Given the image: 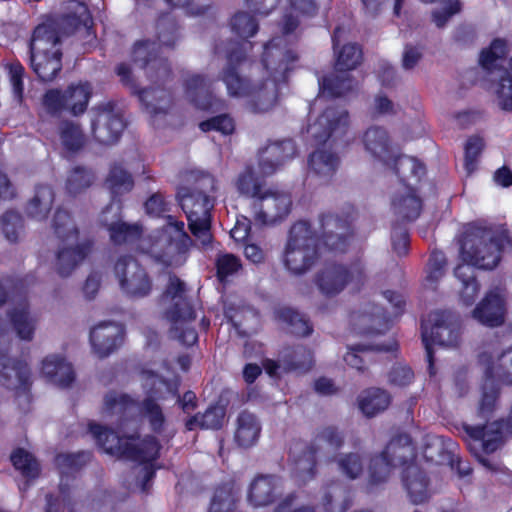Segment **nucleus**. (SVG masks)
<instances>
[{
  "label": "nucleus",
  "instance_id": "1",
  "mask_svg": "<svg viewBox=\"0 0 512 512\" xmlns=\"http://www.w3.org/2000/svg\"><path fill=\"white\" fill-rule=\"evenodd\" d=\"M282 38L276 37L264 45L261 64L268 78L252 82L244 75L253 60L247 55L251 43L232 42L227 49L226 63L219 72V79L225 84L227 94L233 98H246L248 109L255 114L271 111L279 100V83H286L290 73L297 67L298 53L281 45Z\"/></svg>",
  "mask_w": 512,
  "mask_h": 512
},
{
  "label": "nucleus",
  "instance_id": "2",
  "mask_svg": "<svg viewBox=\"0 0 512 512\" xmlns=\"http://www.w3.org/2000/svg\"><path fill=\"white\" fill-rule=\"evenodd\" d=\"M155 43L149 40L138 41L133 46L132 61L143 69L151 86L140 89L127 63L116 67V74L121 83L137 95L145 110L151 117L166 115L173 104V94L168 84L173 79L171 64L167 58L155 52Z\"/></svg>",
  "mask_w": 512,
  "mask_h": 512
},
{
  "label": "nucleus",
  "instance_id": "3",
  "mask_svg": "<svg viewBox=\"0 0 512 512\" xmlns=\"http://www.w3.org/2000/svg\"><path fill=\"white\" fill-rule=\"evenodd\" d=\"M506 248L512 251V238L508 231H498L493 225L474 222L465 227L460 253L463 264L474 270H492L500 263Z\"/></svg>",
  "mask_w": 512,
  "mask_h": 512
},
{
  "label": "nucleus",
  "instance_id": "4",
  "mask_svg": "<svg viewBox=\"0 0 512 512\" xmlns=\"http://www.w3.org/2000/svg\"><path fill=\"white\" fill-rule=\"evenodd\" d=\"M265 177L256 175L253 167L246 169L237 179L240 194L253 199L254 220L259 225H274L284 220L291 212L289 194L265 188Z\"/></svg>",
  "mask_w": 512,
  "mask_h": 512
},
{
  "label": "nucleus",
  "instance_id": "5",
  "mask_svg": "<svg viewBox=\"0 0 512 512\" xmlns=\"http://www.w3.org/2000/svg\"><path fill=\"white\" fill-rule=\"evenodd\" d=\"M89 432L97 445L107 454L139 464H149L160 456L161 444L156 437L145 436L135 443L134 436H120L112 428L90 422Z\"/></svg>",
  "mask_w": 512,
  "mask_h": 512
},
{
  "label": "nucleus",
  "instance_id": "6",
  "mask_svg": "<svg viewBox=\"0 0 512 512\" xmlns=\"http://www.w3.org/2000/svg\"><path fill=\"white\" fill-rule=\"evenodd\" d=\"M344 443L345 435L337 426L318 428L312 440L305 443L293 458L294 477L304 484L314 479L318 473L319 460L330 459V454L339 451Z\"/></svg>",
  "mask_w": 512,
  "mask_h": 512
},
{
  "label": "nucleus",
  "instance_id": "7",
  "mask_svg": "<svg viewBox=\"0 0 512 512\" xmlns=\"http://www.w3.org/2000/svg\"><path fill=\"white\" fill-rule=\"evenodd\" d=\"M61 38L51 24L37 25L29 41L30 67L41 82L53 81L62 70Z\"/></svg>",
  "mask_w": 512,
  "mask_h": 512
},
{
  "label": "nucleus",
  "instance_id": "8",
  "mask_svg": "<svg viewBox=\"0 0 512 512\" xmlns=\"http://www.w3.org/2000/svg\"><path fill=\"white\" fill-rule=\"evenodd\" d=\"M321 246L309 221L295 222L288 233L283 252V264L293 275L309 271L320 257Z\"/></svg>",
  "mask_w": 512,
  "mask_h": 512
},
{
  "label": "nucleus",
  "instance_id": "9",
  "mask_svg": "<svg viewBox=\"0 0 512 512\" xmlns=\"http://www.w3.org/2000/svg\"><path fill=\"white\" fill-rule=\"evenodd\" d=\"M104 411L108 415H116L119 426L135 421L140 415L148 420L152 431L157 434L163 431L166 422L161 406L151 396L138 402L128 394L111 391L104 397Z\"/></svg>",
  "mask_w": 512,
  "mask_h": 512
},
{
  "label": "nucleus",
  "instance_id": "10",
  "mask_svg": "<svg viewBox=\"0 0 512 512\" xmlns=\"http://www.w3.org/2000/svg\"><path fill=\"white\" fill-rule=\"evenodd\" d=\"M421 336L426 351L428 373L436 374L433 345L457 347L461 340V327L446 311H436L429 315V321L421 323Z\"/></svg>",
  "mask_w": 512,
  "mask_h": 512
},
{
  "label": "nucleus",
  "instance_id": "11",
  "mask_svg": "<svg viewBox=\"0 0 512 512\" xmlns=\"http://www.w3.org/2000/svg\"><path fill=\"white\" fill-rule=\"evenodd\" d=\"M183 175H199L191 186L178 188L176 198L186 217L204 216L211 214L214 208V198L209 193L216 190V180L208 172L190 170Z\"/></svg>",
  "mask_w": 512,
  "mask_h": 512
},
{
  "label": "nucleus",
  "instance_id": "12",
  "mask_svg": "<svg viewBox=\"0 0 512 512\" xmlns=\"http://www.w3.org/2000/svg\"><path fill=\"white\" fill-rule=\"evenodd\" d=\"M314 281L321 294L331 298L343 292L348 285L359 290L366 281V274L359 261L348 265L331 263L317 272Z\"/></svg>",
  "mask_w": 512,
  "mask_h": 512
},
{
  "label": "nucleus",
  "instance_id": "13",
  "mask_svg": "<svg viewBox=\"0 0 512 512\" xmlns=\"http://www.w3.org/2000/svg\"><path fill=\"white\" fill-rule=\"evenodd\" d=\"M353 220V207L341 215L322 213L319 216V231L316 232L319 245L328 251L345 252L353 237Z\"/></svg>",
  "mask_w": 512,
  "mask_h": 512
},
{
  "label": "nucleus",
  "instance_id": "14",
  "mask_svg": "<svg viewBox=\"0 0 512 512\" xmlns=\"http://www.w3.org/2000/svg\"><path fill=\"white\" fill-rule=\"evenodd\" d=\"M11 341L8 333L0 329V384L9 390L30 394L32 381L28 364L21 359L11 358Z\"/></svg>",
  "mask_w": 512,
  "mask_h": 512
},
{
  "label": "nucleus",
  "instance_id": "15",
  "mask_svg": "<svg viewBox=\"0 0 512 512\" xmlns=\"http://www.w3.org/2000/svg\"><path fill=\"white\" fill-rule=\"evenodd\" d=\"M114 273L121 290L129 297L143 298L151 293L152 279L135 257L120 256L115 262Z\"/></svg>",
  "mask_w": 512,
  "mask_h": 512
},
{
  "label": "nucleus",
  "instance_id": "16",
  "mask_svg": "<svg viewBox=\"0 0 512 512\" xmlns=\"http://www.w3.org/2000/svg\"><path fill=\"white\" fill-rule=\"evenodd\" d=\"M167 223L152 238L151 248L159 259L173 258L185 254L192 240L185 231V224L174 216L168 215Z\"/></svg>",
  "mask_w": 512,
  "mask_h": 512
},
{
  "label": "nucleus",
  "instance_id": "17",
  "mask_svg": "<svg viewBox=\"0 0 512 512\" xmlns=\"http://www.w3.org/2000/svg\"><path fill=\"white\" fill-rule=\"evenodd\" d=\"M91 133L96 142L112 145L119 141L126 123L123 115L116 111V103L108 101L93 108Z\"/></svg>",
  "mask_w": 512,
  "mask_h": 512
},
{
  "label": "nucleus",
  "instance_id": "18",
  "mask_svg": "<svg viewBox=\"0 0 512 512\" xmlns=\"http://www.w3.org/2000/svg\"><path fill=\"white\" fill-rule=\"evenodd\" d=\"M99 223L108 232L109 240L114 246L132 245L138 242L143 234L141 224L123 221L121 201H118L116 207L109 203L102 210Z\"/></svg>",
  "mask_w": 512,
  "mask_h": 512
},
{
  "label": "nucleus",
  "instance_id": "19",
  "mask_svg": "<svg viewBox=\"0 0 512 512\" xmlns=\"http://www.w3.org/2000/svg\"><path fill=\"white\" fill-rule=\"evenodd\" d=\"M183 88L187 100L198 110L207 113H218L227 108L226 101L214 94L212 81L206 75H187L184 79Z\"/></svg>",
  "mask_w": 512,
  "mask_h": 512
},
{
  "label": "nucleus",
  "instance_id": "20",
  "mask_svg": "<svg viewBox=\"0 0 512 512\" xmlns=\"http://www.w3.org/2000/svg\"><path fill=\"white\" fill-rule=\"evenodd\" d=\"M349 128V113L339 107L330 106L323 110L311 126L312 136L320 145L331 142V146L342 140Z\"/></svg>",
  "mask_w": 512,
  "mask_h": 512
},
{
  "label": "nucleus",
  "instance_id": "21",
  "mask_svg": "<svg viewBox=\"0 0 512 512\" xmlns=\"http://www.w3.org/2000/svg\"><path fill=\"white\" fill-rule=\"evenodd\" d=\"M296 153L297 147L292 139L269 143L259 151L257 175L260 177L273 175L286 161L293 159Z\"/></svg>",
  "mask_w": 512,
  "mask_h": 512
},
{
  "label": "nucleus",
  "instance_id": "22",
  "mask_svg": "<svg viewBox=\"0 0 512 512\" xmlns=\"http://www.w3.org/2000/svg\"><path fill=\"white\" fill-rule=\"evenodd\" d=\"M123 339V330L113 321H104L90 331L89 340L94 353L105 358L117 350Z\"/></svg>",
  "mask_w": 512,
  "mask_h": 512
},
{
  "label": "nucleus",
  "instance_id": "23",
  "mask_svg": "<svg viewBox=\"0 0 512 512\" xmlns=\"http://www.w3.org/2000/svg\"><path fill=\"white\" fill-rule=\"evenodd\" d=\"M401 480L412 504L420 505L431 498L430 478L416 463H410L403 468Z\"/></svg>",
  "mask_w": 512,
  "mask_h": 512
},
{
  "label": "nucleus",
  "instance_id": "24",
  "mask_svg": "<svg viewBox=\"0 0 512 512\" xmlns=\"http://www.w3.org/2000/svg\"><path fill=\"white\" fill-rule=\"evenodd\" d=\"M184 293L185 283L177 276H171L164 292L167 297L175 300L174 304L167 312V318L171 322L194 321L196 318V312L188 299L183 296Z\"/></svg>",
  "mask_w": 512,
  "mask_h": 512
},
{
  "label": "nucleus",
  "instance_id": "25",
  "mask_svg": "<svg viewBox=\"0 0 512 512\" xmlns=\"http://www.w3.org/2000/svg\"><path fill=\"white\" fill-rule=\"evenodd\" d=\"M505 300L493 291H489L472 311V316L487 327L501 326L505 321Z\"/></svg>",
  "mask_w": 512,
  "mask_h": 512
},
{
  "label": "nucleus",
  "instance_id": "26",
  "mask_svg": "<svg viewBox=\"0 0 512 512\" xmlns=\"http://www.w3.org/2000/svg\"><path fill=\"white\" fill-rule=\"evenodd\" d=\"M391 208L397 221L413 222L419 218L423 209V200L417 187H404V192H396L391 200Z\"/></svg>",
  "mask_w": 512,
  "mask_h": 512
},
{
  "label": "nucleus",
  "instance_id": "27",
  "mask_svg": "<svg viewBox=\"0 0 512 512\" xmlns=\"http://www.w3.org/2000/svg\"><path fill=\"white\" fill-rule=\"evenodd\" d=\"M353 320L361 321L364 325L360 331L364 335H378L388 331L393 325V318L381 306L371 303L363 311L353 312Z\"/></svg>",
  "mask_w": 512,
  "mask_h": 512
},
{
  "label": "nucleus",
  "instance_id": "28",
  "mask_svg": "<svg viewBox=\"0 0 512 512\" xmlns=\"http://www.w3.org/2000/svg\"><path fill=\"white\" fill-rule=\"evenodd\" d=\"M393 163V171L404 187H417L421 179L426 175V166L415 157L399 154V149L390 160Z\"/></svg>",
  "mask_w": 512,
  "mask_h": 512
},
{
  "label": "nucleus",
  "instance_id": "29",
  "mask_svg": "<svg viewBox=\"0 0 512 512\" xmlns=\"http://www.w3.org/2000/svg\"><path fill=\"white\" fill-rule=\"evenodd\" d=\"M41 374L51 383L61 388L70 387L75 381L71 363L62 356L49 355L42 361Z\"/></svg>",
  "mask_w": 512,
  "mask_h": 512
},
{
  "label": "nucleus",
  "instance_id": "30",
  "mask_svg": "<svg viewBox=\"0 0 512 512\" xmlns=\"http://www.w3.org/2000/svg\"><path fill=\"white\" fill-rule=\"evenodd\" d=\"M363 144L374 158L389 164L396 152L390 143L388 132L379 126L368 128L363 135Z\"/></svg>",
  "mask_w": 512,
  "mask_h": 512
},
{
  "label": "nucleus",
  "instance_id": "31",
  "mask_svg": "<svg viewBox=\"0 0 512 512\" xmlns=\"http://www.w3.org/2000/svg\"><path fill=\"white\" fill-rule=\"evenodd\" d=\"M93 241L86 240L75 247L59 249L56 255V271L60 277H68L91 253Z\"/></svg>",
  "mask_w": 512,
  "mask_h": 512
},
{
  "label": "nucleus",
  "instance_id": "32",
  "mask_svg": "<svg viewBox=\"0 0 512 512\" xmlns=\"http://www.w3.org/2000/svg\"><path fill=\"white\" fill-rule=\"evenodd\" d=\"M278 478L274 475L260 474L251 482L248 501L254 507L267 506L275 502L278 496Z\"/></svg>",
  "mask_w": 512,
  "mask_h": 512
},
{
  "label": "nucleus",
  "instance_id": "33",
  "mask_svg": "<svg viewBox=\"0 0 512 512\" xmlns=\"http://www.w3.org/2000/svg\"><path fill=\"white\" fill-rule=\"evenodd\" d=\"M231 30L239 37L244 38V40L239 41L240 43H248L247 38L254 36L259 29V25L254 16L250 15L247 12L239 11L234 14V16L230 20ZM236 42L235 40H229L225 47H222L221 44H215L214 52L216 54H220L222 52L227 54V49L229 48L230 43ZM250 43V41H249ZM253 43L251 42V46H247V53L252 49Z\"/></svg>",
  "mask_w": 512,
  "mask_h": 512
},
{
  "label": "nucleus",
  "instance_id": "34",
  "mask_svg": "<svg viewBox=\"0 0 512 512\" xmlns=\"http://www.w3.org/2000/svg\"><path fill=\"white\" fill-rule=\"evenodd\" d=\"M105 184L112 195L110 203L113 204V207H116L118 201H121L117 198L133 189L134 179L132 174L123 166V163L114 162L109 168Z\"/></svg>",
  "mask_w": 512,
  "mask_h": 512
},
{
  "label": "nucleus",
  "instance_id": "35",
  "mask_svg": "<svg viewBox=\"0 0 512 512\" xmlns=\"http://www.w3.org/2000/svg\"><path fill=\"white\" fill-rule=\"evenodd\" d=\"M261 425L258 418L246 410L241 411L237 417L235 441L242 448L254 446L260 436Z\"/></svg>",
  "mask_w": 512,
  "mask_h": 512
},
{
  "label": "nucleus",
  "instance_id": "36",
  "mask_svg": "<svg viewBox=\"0 0 512 512\" xmlns=\"http://www.w3.org/2000/svg\"><path fill=\"white\" fill-rule=\"evenodd\" d=\"M339 166V157L336 153L317 149L308 157L309 171L328 182L335 175Z\"/></svg>",
  "mask_w": 512,
  "mask_h": 512
},
{
  "label": "nucleus",
  "instance_id": "37",
  "mask_svg": "<svg viewBox=\"0 0 512 512\" xmlns=\"http://www.w3.org/2000/svg\"><path fill=\"white\" fill-rule=\"evenodd\" d=\"M398 350V343L395 339H391L387 344L363 345L356 344L349 347V351L344 356V360L352 368L360 372H364L367 367L366 354L375 352H395Z\"/></svg>",
  "mask_w": 512,
  "mask_h": 512
},
{
  "label": "nucleus",
  "instance_id": "38",
  "mask_svg": "<svg viewBox=\"0 0 512 512\" xmlns=\"http://www.w3.org/2000/svg\"><path fill=\"white\" fill-rule=\"evenodd\" d=\"M280 361L284 372H306L313 365V355L309 348L299 344L285 348Z\"/></svg>",
  "mask_w": 512,
  "mask_h": 512
},
{
  "label": "nucleus",
  "instance_id": "39",
  "mask_svg": "<svg viewBox=\"0 0 512 512\" xmlns=\"http://www.w3.org/2000/svg\"><path fill=\"white\" fill-rule=\"evenodd\" d=\"M7 315L17 336L21 340H32L35 332V325L30 317L27 298L22 299L17 307L10 309Z\"/></svg>",
  "mask_w": 512,
  "mask_h": 512
},
{
  "label": "nucleus",
  "instance_id": "40",
  "mask_svg": "<svg viewBox=\"0 0 512 512\" xmlns=\"http://www.w3.org/2000/svg\"><path fill=\"white\" fill-rule=\"evenodd\" d=\"M455 277L461 282L460 301L465 306L474 304L480 291V284L475 275V270L467 264H458L454 269Z\"/></svg>",
  "mask_w": 512,
  "mask_h": 512
},
{
  "label": "nucleus",
  "instance_id": "41",
  "mask_svg": "<svg viewBox=\"0 0 512 512\" xmlns=\"http://www.w3.org/2000/svg\"><path fill=\"white\" fill-rule=\"evenodd\" d=\"M55 194L51 186L39 184L35 188V195L26 206L29 217L37 220H45L52 207Z\"/></svg>",
  "mask_w": 512,
  "mask_h": 512
},
{
  "label": "nucleus",
  "instance_id": "42",
  "mask_svg": "<svg viewBox=\"0 0 512 512\" xmlns=\"http://www.w3.org/2000/svg\"><path fill=\"white\" fill-rule=\"evenodd\" d=\"M391 395L381 388H369L359 398V409L366 417H374L391 404Z\"/></svg>",
  "mask_w": 512,
  "mask_h": 512
},
{
  "label": "nucleus",
  "instance_id": "43",
  "mask_svg": "<svg viewBox=\"0 0 512 512\" xmlns=\"http://www.w3.org/2000/svg\"><path fill=\"white\" fill-rule=\"evenodd\" d=\"M395 444H387L380 454L373 456L369 462V478L368 483L371 486H376L385 483L392 471L393 462L387 458L390 452L393 451Z\"/></svg>",
  "mask_w": 512,
  "mask_h": 512
},
{
  "label": "nucleus",
  "instance_id": "44",
  "mask_svg": "<svg viewBox=\"0 0 512 512\" xmlns=\"http://www.w3.org/2000/svg\"><path fill=\"white\" fill-rule=\"evenodd\" d=\"M61 144L67 152L78 153L86 144V136L78 123L71 120L61 121L58 129Z\"/></svg>",
  "mask_w": 512,
  "mask_h": 512
},
{
  "label": "nucleus",
  "instance_id": "45",
  "mask_svg": "<svg viewBox=\"0 0 512 512\" xmlns=\"http://www.w3.org/2000/svg\"><path fill=\"white\" fill-rule=\"evenodd\" d=\"M64 92L67 111L73 116L84 114L92 96L90 85L88 83L70 84Z\"/></svg>",
  "mask_w": 512,
  "mask_h": 512
},
{
  "label": "nucleus",
  "instance_id": "46",
  "mask_svg": "<svg viewBox=\"0 0 512 512\" xmlns=\"http://www.w3.org/2000/svg\"><path fill=\"white\" fill-rule=\"evenodd\" d=\"M276 316L279 321L287 325L288 332L292 335L305 337L313 332L309 319L290 307L278 309Z\"/></svg>",
  "mask_w": 512,
  "mask_h": 512
},
{
  "label": "nucleus",
  "instance_id": "47",
  "mask_svg": "<svg viewBox=\"0 0 512 512\" xmlns=\"http://www.w3.org/2000/svg\"><path fill=\"white\" fill-rule=\"evenodd\" d=\"M353 81L354 79L347 72L330 74L319 79V88L323 94L337 98L352 91Z\"/></svg>",
  "mask_w": 512,
  "mask_h": 512
},
{
  "label": "nucleus",
  "instance_id": "48",
  "mask_svg": "<svg viewBox=\"0 0 512 512\" xmlns=\"http://www.w3.org/2000/svg\"><path fill=\"white\" fill-rule=\"evenodd\" d=\"M95 178V173L92 169L84 166H75L67 175L65 188L68 194L76 196L90 188Z\"/></svg>",
  "mask_w": 512,
  "mask_h": 512
},
{
  "label": "nucleus",
  "instance_id": "49",
  "mask_svg": "<svg viewBox=\"0 0 512 512\" xmlns=\"http://www.w3.org/2000/svg\"><path fill=\"white\" fill-rule=\"evenodd\" d=\"M93 454L90 451L76 453H60L55 457V463L62 475L77 473L91 462Z\"/></svg>",
  "mask_w": 512,
  "mask_h": 512
},
{
  "label": "nucleus",
  "instance_id": "50",
  "mask_svg": "<svg viewBox=\"0 0 512 512\" xmlns=\"http://www.w3.org/2000/svg\"><path fill=\"white\" fill-rule=\"evenodd\" d=\"M13 467L27 479H36L40 475V465L32 453L24 448H16L10 455Z\"/></svg>",
  "mask_w": 512,
  "mask_h": 512
},
{
  "label": "nucleus",
  "instance_id": "51",
  "mask_svg": "<svg viewBox=\"0 0 512 512\" xmlns=\"http://www.w3.org/2000/svg\"><path fill=\"white\" fill-rule=\"evenodd\" d=\"M52 227L55 235L63 242L76 241L79 237V230L70 213L62 208L56 209L52 219Z\"/></svg>",
  "mask_w": 512,
  "mask_h": 512
},
{
  "label": "nucleus",
  "instance_id": "52",
  "mask_svg": "<svg viewBox=\"0 0 512 512\" xmlns=\"http://www.w3.org/2000/svg\"><path fill=\"white\" fill-rule=\"evenodd\" d=\"M508 54L507 42L501 38H495L490 46L482 49L479 56L481 67L490 72L496 67V61L505 59Z\"/></svg>",
  "mask_w": 512,
  "mask_h": 512
},
{
  "label": "nucleus",
  "instance_id": "53",
  "mask_svg": "<svg viewBox=\"0 0 512 512\" xmlns=\"http://www.w3.org/2000/svg\"><path fill=\"white\" fill-rule=\"evenodd\" d=\"M362 49L357 44H345L337 54L335 70L339 73L357 68L362 61Z\"/></svg>",
  "mask_w": 512,
  "mask_h": 512
},
{
  "label": "nucleus",
  "instance_id": "54",
  "mask_svg": "<svg viewBox=\"0 0 512 512\" xmlns=\"http://www.w3.org/2000/svg\"><path fill=\"white\" fill-rule=\"evenodd\" d=\"M395 444V449L387 455L390 462H393V467L402 466L405 468L408 464L414 463L409 461L412 454L411 438L406 434H399L392 438L387 444Z\"/></svg>",
  "mask_w": 512,
  "mask_h": 512
},
{
  "label": "nucleus",
  "instance_id": "55",
  "mask_svg": "<svg viewBox=\"0 0 512 512\" xmlns=\"http://www.w3.org/2000/svg\"><path fill=\"white\" fill-rule=\"evenodd\" d=\"M447 259L442 251L434 250L429 256L426 269L425 286L433 290L445 274Z\"/></svg>",
  "mask_w": 512,
  "mask_h": 512
},
{
  "label": "nucleus",
  "instance_id": "56",
  "mask_svg": "<svg viewBox=\"0 0 512 512\" xmlns=\"http://www.w3.org/2000/svg\"><path fill=\"white\" fill-rule=\"evenodd\" d=\"M216 278L221 284H226L228 278L242 269V263L238 256L232 253L218 255L215 261Z\"/></svg>",
  "mask_w": 512,
  "mask_h": 512
},
{
  "label": "nucleus",
  "instance_id": "57",
  "mask_svg": "<svg viewBox=\"0 0 512 512\" xmlns=\"http://www.w3.org/2000/svg\"><path fill=\"white\" fill-rule=\"evenodd\" d=\"M188 227L193 236H195L203 247L212 244L213 236L210 232L212 215L186 217Z\"/></svg>",
  "mask_w": 512,
  "mask_h": 512
},
{
  "label": "nucleus",
  "instance_id": "58",
  "mask_svg": "<svg viewBox=\"0 0 512 512\" xmlns=\"http://www.w3.org/2000/svg\"><path fill=\"white\" fill-rule=\"evenodd\" d=\"M1 228L5 238L11 243H16L24 229L22 215L14 210L6 211L1 217Z\"/></svg>",
  "mask_w": 512,
  "mask_h": 512
},
{
  "label": "nucleus",
  "instance_id": "59",
  "mask_svg": "<svg viewBox=\"0 0 512 512\" xmlns=\"http://www.w3.org/2000/svg\"><path fill=\"white\" fill-rule=\"evenodd\" d=\"M65 92L59 88L48 89L42 97V105L51 117L58 118L67 111Z\"/></svg>",
  "mask_w": 512,
  "mask_h": 512
},
{
  "label": "nucleus",
  "instance_id": "60",
  "mask_svg": "<svg viewBox=\"0 0 512 512\" xmlns=\"http://www.w3.org/2000/svg\"><path fill=\"white\" fill-rule=\"evenodd\" d=\"M199 128L202 132L216 131L223 135H231L235 130L234 119L227 113H220L201 121Z\"/></svg>",
  "mask_w": 512,
  "mask_h": 512
},
{
  "label": "nucleus",
  "instance_id": "61",
  "mask_svg": "<svg viewBox=\"0 0 512 512\" xmlns=\"http://www.w3.org/2000/svg\"><path fill=\"white\" fill-rule=\"evenodd\" d=\"M484 149V141L479 136H471L464 147V168L467 174H472L477 169L478 159Z\"/></svg>",
  "mask_w": 512,
  "mask_h": 512
},
{
  "label": "nucleus",
  "instance_id": "62",
  "mask_svg": "<svg viewBox=\"0 0 512 512\" xmlns=\"http://www.w3.org/2000/svg\"><path fill=\"white\" fill-rule=\"evenodd\" d=\"M501 109L506 111L512 110V58L509 61V68L503 69L496 90Z\"/></svg>",
  "mask_w": 512,
  "mask_h": 512
},
{
  "label": "nucleus",
  "instance_id": "63",
  "mask_svg": "<svg viewBox=\"0 0 512 512\" xmlns=\"http://www.w3.org/2000/svg\"><path fill=\"white\" fill-rule=\"evenodd\" d=\"M345 489L342 486H331L322 498V506L325 512H346L352 505L348 496H344L339 503L335 502L336 496H342Z\"/></svg>",
  "mask_w": 512,
  "mask_h": 512
},
{
  "label": "nucleus",
  "instance_id": "64",
  "mask_svg": "<svg viewBox=\"0 0 512 512\" xmlns=\"http://www.w3.org/2000/svg\"><path fill=\"white\" fill-rule=\"evenodd\" d=\"M236 503L230 492L217 488L214 492L208 512H235Z\"/></svg>",
  "mask_w": 512,
  "mask_h": 512
}]
</instances>
